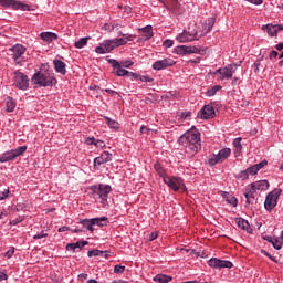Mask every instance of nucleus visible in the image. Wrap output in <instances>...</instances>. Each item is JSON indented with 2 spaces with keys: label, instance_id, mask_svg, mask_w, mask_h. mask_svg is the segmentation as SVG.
I'll list each match as a JSON object with an SVG mask.
<instances>
[{
  "label": "nucleus",
  "instance_id": "nucleus-1",
  "mask_svg": "<svg viewBox=\"0 0 283 283\" xmlns=\"http://www.w3.org/2000/svg\"><path fill=\"white\" fill-rule=\"evenodd\" d=\"M179 144L186 148L188 154H198L202 149L200 144V133L198 130H188L179 138Z\"/></svg>",
  "mask_w": 283,
  "mask_h": 283
},
{
  "label": "nucleus",
  "instance_id": "nucleus-2",
  "mask_svg": "<svg viewBox=\"0 0 283 283\" xmlns=\"http://www.w3.org/2000/svg\"><path fill=\"white\" fill-rule=\"evenodd\" d=\"M213 25H216V18H208L202 27L201 34L198 32H187L177 35V41L179 43H189L190 41H198V39H202L206 34H209L211 30H213Z\"/></svg>",
  "mask_w": 283,
  "mask_h": 283
},
{
  "label": "nucleus",
  "instance_id": "nucleus-3",
  "mask_svg": "<svg viewBox=\"0 0 283 283\" xmlns=\"http://www.w3.org/2000/svg\"><path fill=\"white\" fill-rule=\"evenodd\" d=\"M32 83L40 85V87H53V85H56L57 81L54 75L39 71L32 76Z\"/></svg>",
  "mask_w": 283,
  "mask_h": 283
},
{
  "label": "nucleus",
  "instance_id": "nucleus-4",
  "mask_svg": "<svg viewBox=\"0 0 283 283\" xmlns=\"http://www.w3.org/2000/svg\"><path fill=\"white\" fill-rule=\"evenodd\" d=\"M91 191L95 200H101L104 203L107 202V198L112 193V186L105 184L91 186Z\"/></svg>",
  "mask_w": 283,
  "mask_h": 283
},
{
  "label": "nucleus",
  "instance_id": "nucleus-5",
  "mask_svg": "<svg viewBox=\"0 0 283 283\" xmlns=\"http://www.w3.org/2000/svg\"><path fill=\"white\" fill-rule=\"evenodd\" d=\"M28 151V146H19L15 149H11L9 151L3 153L0 156V163H10L19 158V156H23Z\"/></svg>",
  "mask_w": 283,
  "mask_h": 283
},
{
  "label": "nucleus",
  "instance_id": "nucleus-6",
  "mask_svg": "<svg viewBox=\"0 0 283 283\" xmlns=\"http://www.w3.org/2000/svg\"><path fill=\"white\" fill-rule=\"evenodd\" d=\"M27 48L23 44H14L9 49V54L13 59L15 65H21V59L27 52Z\"/></svg>",
  "mask_w": 283,
  "mask_h": 283
},
{
  "label": "nucleus",
  "instance_id": "nucleus-7",
  "mask_svg": "<svg viewBox=\"0 0 283 283\" xmlns=\"http://www.w3.org/2000/svg\"><path fill=\"white\" fill-rule=\"evenodd\" d=\"M164 182L167 185L172 191H185L187 189L185 187V182H182V179L180 177H174V176H168L164 177Z\"/></svg>",
  "mask_w": 283,
  "mask_h": 283
},
{
  "label": "nucleus",
  "instance_id": "nucleus-8",
  "mask_svg": "<svg viewBox=\"0 0 283 283\" xmlns=\"http://www.w3.org/2000/svg\"><path fill=\"white\" fill-rule=\"evenodd\" d=\"M13 85L18 87V90H28V86L30 85V80L24 73L15 71L13 73Z\"/></svg>",
  "mask_w": 283,
  "mask_h": 283
},
{
  "label": "nucleus",
  "instance_id": "nucleus-9",
  "mask_svg": "<svg viewBox=\"0 0 283 283\" xmlns=\"http://www.w3.org/2000/svg\"><path fill=\"white\" fill-rule=\"evenodd\" d=\"M2 8H12V10H21L22 12H30V6L17 0H0Z\"/></svg>",
  "mask_w": 283,
  "mask_h": 283
},
{
  "label": "nucleus",
  "instance_id": "nucleus-10",
  "mask_svg": "<svg viewBox=\"0 0 283 283\" xmlns=\"http://www.w3.org/2000/svg\"><path fill=\"white\" fill-rule=\"evenodd\" d=\"M280 193H281L280 190H273L266 196L265 202H264V207L266 211H273V209L277 207V199L280 198Z\"/></svg>",
  "mask_w": 283,
  "mask_h": 283
},
{
  "label": "nucleus",
  "instance_id": "nucleus-11",
  "mask_svg": "<svg viewBox=\"0 0 283 283\" xmlns=\"http://www.w3.org/2000/svg\"><path fill=\"white\" fill-rule=\"evenodd\" d=\"M235 72V66L233 65H228L224 67L218 69L214 74H220V81H229V78L233 77V73Z\"/></svg>",
  "mask_w": 283,
  "mask_h": 283
},
{
  "label": "nucleus",
  "instance_id": "nucleus-12",
  "mask_svg": "<svg viewBox=\"0 0 283 283\" xmlns=\"http://www.w3.org/2000/svg\"><path fill=\"white\" fill-rule=\"evenodd\" d=\"M208 264L212 269H233V263L231 261H223L216 258L210 259Z\"/></svg>",
  "mask_w": 283,
  "mask_h": 283
},
{
  "label": "nucleus",
  "instance_id": "nucleus-13",
  "mask_svg": "<svg viewBox=\"0 0 283 283\" xmlns=\"http://www.w3.org/2000/svg\"><path fill=\"white\" fill-rule=\"evenodd\" d=\"M176 65V61L172 59L166 57L164 60H158L153 64V70L160 72V70H167V67H172Z\"/></svg>",
  "mask_w": 283,
  "mask_h": 283
},
{
  "label": "nucleus",
  "instance_id": "nucleus-14",
  "mask_svg": "<svg viewBox=\"0 0 283 283\" xmlns=\"http://www.w3.org/2000/svg\"><path fill=\"white\" fill-rule=\"evenodd\" d=\"M116 48L114 40H106L99 46H96L95 52L96 54H107L112 52Z\"/></svg>",
  "mask_w": 283,
  "mask_h": 283
},
{
  "label": "nucleus",
  "instance_id": "nucleus-15",
  "mask_svg": "<svg viewBox=\"0 0 283 283\" xmlns=\"http://www.w3.org/2000/svg\"><path fill=\"white\" fill-rule=\"evenodd\" d=\"M199 118L209 119L216 117V108L212 105H205L198 113Z\"/></svg>",
  "mask_w": 283,
  "mask_h": 283
},
{
  "label": "nucleus",
  "instance_id": "nucleus-16",
  "mask_svg": "<svg viewBox=\"0 0 283 283\" xmlns=\"http://www.w3.org/2000/svg\"><path fill=\"white\" fill-rule=\"evenodd\" d=\"M115 76H128L129 71L125 70L117 60H109Z\"/></svg>",
  "mask_w": 283,
  "mask_h": 283
},
{
  "label": "nucleus",
  "instance_id": "nucleus-17",
  "mask_svg": "<svg viewBox=\"0 0 283 283\" xmlns=\"http://www.w3.org/2000/svg\"><path fill=\"white\" fill-rule=\"evenodd\" d=\"M113 158L114 156L112 155V153L103 151L99 157H96L94 159V166L96 167V165L101 166L105 165L106 163H112Z\"/></svg>",
  "mask_w": 283,
  "mask_h": 283
},
{
  "label": "nucleus",
  "instance_id": "nucleus-18",
  "mask_svg": "<svg viewBox=\"0 0 283 283\" xmlns=\"http://www.w3.org/2000/svg\"><path fill=\"white\" fill-rule=\"evenodd\" d=\"M264 32L269 34V36H277L279 32H282L283 25L280 24H268L263 27Z\"/></svg>",
  "mask_w": 283,
  "mask_h": 283
},
{
  "label": "nucleus",
  "instance_id": "nucleus-19",
  "mask_svg": "<svg viewBox=\"0 0 283 283\" xmlns=\"http://www.w3.org/2000/svg\"><path fill=\"white\" fill-rule=\"evenodd\" d=\"M140 31H142V38H139V41H149V39L154 36V29L151 28V25H147L140 29Z\"/></svg>",
  "mask_w": 283,
  "mask_h": 283
},
{
  "label": "nucleus",
  "instance_id": "nucleus-20",
  "mask_svg": "<svg viewBox=\"0 0 283 283\" xmlns=\"http://www.w3.org/2000/svg\"><path fill=\"white\" fill-rule=\"evenodd\" d=\"M235 222L240 229L243 231H247V233H253V229H251V226L249 224V221L242 219V218H237Z\"/></svg>",
  "mask_w": 283,
  "mask_h": 283
},
{
  "label": "nucleus",
  "instance_id": "nucleus-21",
  "mask_svg": "<svg viewBox=\"0 0 283 283\" xmlns=\"http://www.w3.org/2000/svg\"><path fill=\"white\" fill-rule=\"evenodd\" d=\"M53 64H54L55 71L59 74H62L63 76H65V74H67V70L65 69L66 67L65 62H63L61 60H54Z\"/></svg>",
  "mask_w": 283,
  "mask_h": 283
},
{
  "label": "nucleus",
  "instance_id": "nucleus-22",
  "mask_svg": "<svg viewBox=\"0 0 283 283\" xmlns=\"http://www.w3.org/2000/svg\"><path fill=\"white\" fill-rule=\"evenodd\" d=\"M40 39H42V41H45V43H52L53 41H56L59 39V35L52 32H42L40 34Z\"/></svg>",
  "mask_w": 283,
  "mask_h": 283
},
{
  "label": "nucleus",
  "instance_id": "nucleus-23",
  "mask_svg": "<svg viewBox=\"0 0 283 283\" xmlns=\"http://www.w3.org/2000/svg\"><path fill=\"white\" fill-rule=\"evenodd\" d=\"M87 255H88V258L99 256V258H105L107 260L109 258V251H107V250H105V251L91 250V251L87 252Z\"/></svg>",
  "mask_w": 283,
  "mask_h": 283
},
{
  "label": "nucleus",
  "instance_id": "nucleus-24",
  "mask_svg": "<svg viewBox=\"0 0 283 283\" xmlns=\"http://www.w3.org/2000/svg\"><path fill=\"white\" fill-rule=\"evenodd\" d=\"M87 244H90V242L87 241H77L75 243H69L66 245V251H76V249H80V251L83 249V247H87Z\"/></svg>",
  "mask_w": 283,
  "mask_h": 283
},
{
  "label": "nucleus",
  "instance_id": "nucleus-25",
  "mask_svg": "<svg viewBox=\"0 0 283 283\" xmlns=\"http://www.w3.org/2000/svg\"><path fill=\"white\" fill-rule=\"evenodd\" d=\"M252 187H254L256 191H266V189H269V181L259 180V181L252 182Z\"/></svg>",
  "mask_w": 283,
  "mask_h": 283
},
{
  "label": "nucleus",
  "instance_id": "nucleus-26",
  "mask_svg": "<svg viewBox=\"0 0 283 283\" xmlns=\"http://www.w3.org/2000/svg\"><path fill=\"white\" fill-rule=\"evenodd\" d=\"M217 156L219 157L221 163H224V160L228 159L229 156H231V148H223L221 149Z\"/></svg>",
  "mask_w": 283,
  "mask_h": 283
},
{
  "label": "nucleus",
  "instance_id": "nucleus-27",
  "mask_svg": "<svg viewBox=\"0 0 283 283\" xmlns=\"http://www.w3.org/2000/svg\"><path fill=\"white\" fill-rule=\"evenodd\" d=\"M80 224H83L87 229V231H91V233H94V222L92 219H83L80 221Z\"/></svg>",
  "mask_w": 283,
  "mask_h": 283
},
{
  "label": "nucleus",
  "instance_id": "nucleus-28",
  "mask_svg": "<svg viewBox=\"0 0 283 283\" xmlns=\"http://www.w3.org/2000/svg\"><path fill=\"white\" fill-rule=\"evenodd\" d=\"M172 277L169 275H165V274H158L154 277L155 282H159V283H169L171 282Z\"/></svg>",
  "mask_w": 283,
  "mask_h": 283
},
{
  "label": "nucleus",
  "instance_id": "nucleus-29",
  "mask_svg": "<svg viewBox=\"0 0 283 283\" xmlns=\"http://www.w3.org/2000/svg\"><path fill=\"white\" fill-rule=\"evenodd\" d=\"M155 170L157 171L158 176H160V178H163V180H165V178H167L169 175H167V172L165 171V168H163V166L159 163L155 164Z\"/></svg>",
  "mask_w": 283,
  "mask_h": 283
},
{
  "label": "nucleus",
  "instance_id": "nucleus-30",
  "mask_svg": "<svg viewBox=\"0 0 283 283\" xmlns=\"http://www.w3.org/2000/svg\"><path fill=\"white\" fill-rule=\"evenodd\" d=\"M244 196L247 205H255V202H258V199H255V195H252L248 190H244Z\"/></svg>",
  "mask_w": 283,
  "mask_h": 283
},
{
  "label": "nucleus",
  "instance_id": "nucleus-31",
  "mask_svg": "<svg viewBox=\"0 0 283 283\" xmlns=\"http://www.w3.org/2000/svg\"><path fill=\"white\" fill-rule=\"evenodd\" d=\"M94 227H105L107 224V217L94 218L92 219Z\"/></svg>",
  "mask_w": 283,
  "mask_h": 283
},
{
  "label": "nucleus",
  "instance_id": "nucleus-32",
  "mask_svg": "<svg viewBox=\"0 0 283 283\" xmlns=\"http://www.w3.org/2000/svg\"><path fill=\"white\" fill-rule=\"evenodd\" d=\"M220 90H222V86L220 85H214L212 86L211 88H209L207 92H206V96H216V94H218V92H220Z\"/></svg>",
  "mask_w": 283,
  "mask_h": 283
},
{
  "label": "nucleus",
  "instance_id": "nucleus-33",
  "mask_svg": "<svg viewBox=\"0 0 283 283\" xmlns=\"http://www.w3.org/2000/svg\"><path fill=\"white\" fill-rule=\"evenodd\" d=\"M6 103H7V112H14L17 107V103H14V99H12V97H8Z\"/></svg>",
  "mask_w": 283,
  "mask_h": 283
},
{
  "label": "nucleus",
  "instance_id": "nucleus-34",
  "mask_svg": "<svg viewBox=\"0 0 283 283\" xmlns=\"http://www.w3.org/2000/svg\"><path fill=\"white\" fill-rule=\"evenodd\" d=\"M106 120V125H108V127H111V129H118V127H120V124H118V122L109 118V117H105Z\"/></svg>",
  "mask_w": 283,
  "mask_h": 283
},
{
  "label": "nucleus",
  "instance_id": "nucleus-35",
  "mask_svg": "<svg viewBox=\"0 0 283 283\" xmlns=\"http://www.w3.org/2000/svg\"><path fill=\"white\" fill-rule=\"evenodd\" d=\"M190 46L187 45H179L176 48L177 54H189Z\"/></svg>",
  "mask_w": 283,
  "mask_h": 283
},
{
  "label": "nucleus",
  "instance_id": "nucleus-36",
  "mask_svg": "<svg viewBox=\"0 0 283 283\" xmlns=\"http://www.w3.org/2000/svg\"><path fill=\"white\" fill-rule=\"evenodd\" d=\"M219 163L222 161L220 160V157H218V155H213L208 159V165H210V167H214V165H218Z\"/></svg>",
  "mask_w": 283,
  "mask_h": 283
},
{
  "label": "nucleus",
  "instance_id": "nucleus-37",
  "mask_svg": "<svg viewBox=\"0 0 283 283\" xmlns=\"http://www.w3.org/2000/svg\"><path fill=\"white\" fill-rule=\"evenodd\" d=\"M113 42L115 44V48H120V45H127V40H125V38L113 39Z\"/></svg>",
  "mask_w": 283,
  "mask_h": 283
},
{
  "label": "nucleus",
  "instance_id": "nucleus-38",
  "mask_svg": "<svg viewBox=\"0 0 283 283\" xmlns=\"http://www.w3.org/2000/svg\"><path fill=\"white\" fill-rule=\"evenodd\" d=\"M85 45H87V38H82L75 42V48H77V50L85 48Z\"/></svg>",
  "mask_w": 283,
  "mask_h": 283
},
{
  "label": "nucleus",
  "instance_id": "nucleus-39",
  "mask_svg": "<svg viewBox=\"0 0 283 283\" xmlns=\"http://www.w3.org/2000/svg\"><path fill=\"white\" fill-rule=\"evenodd\" d=\"M189 54H205V49L198 46H190Z\"/></svg>",
  "mask_w": 283,
  "mask_h": 283
},
{
  "label": "nucleus",
  "instance_id": "nucleus-40",
  "mask_svg": "<svg viewBox=\"0 0 283 283\" xmlns=\"http://www.w3.org/2000/svg\"><path fill=\"white\" fill-rule=\"evenodd\" d=\"M233 146L235 147L237 151H242V138H235L233 140Z\"/></svg>",
  "mask_w": 283,
  "mask_h": 283
},
{
  "label": "nucleus",
  "instance_id": "nucleus-41",
  "mask_svg": "<svg viewBox=\"0 0 283 283\" xmlns=\"http://www.w3.org/2000/svg\"><path fill=\"white\" fill-rule=\"evenodd\" d=\"M227 202L232 205V207H238V199L231 195L227 197Z\"/></svg>",
  "mask_w": 283,
  "mask_h": 283
},
{
  "label": "nucleus",
  "instance_id": "nucleus-42",
  "mask_svg": "<svg viewBox=\"0 0 283 283\" xmlns=\"http://www.w3.org/2000/svg\"><path fill=\"white\" fill-rule=\"evenodd\" d=\"M283 242L280 239H274L272 241V247H274V249H276V251H280V249H282Z\"/></svg>",
  "mask_w": 283,
  "mask_h": 283
},
{
  "label": "nucleus",
  "instance_id": "nucleus-43",
  "mask_svg": "<svg viewBox=\"0 0 283 283\" xmlns=\"http://www.w3.org/2000/svg\"><path fill=\"white\" fill-rule=\"evenodd\" d=\"M237 178L241 179V180H248L249 178V172L248 170H243V171H240L238 175H237Z\"/></svg>",
  "mask_w": 283,
  "mask_h": 283
},
{
  "label": "nucleus",
  "instance_id": "nucleus-44",
  "mask_svg": "<svg viewBox=\"0 0 283 283\" xmlns=\"http://www.w3.org/2000/svg\"><path fill=\"white\" fill-rule=\"evenodd\" d=\"M245 191L252 193L253 196H255V193H258V190L255 187H253V184H250L245 187Z\"/></svg>",
  "mask_w": 283,
  "mask_h": 283
},
{
  "label": "nucleus",
  "instance_id": "nucleus-45",
  "mask_svg": "<svg viewBox=\"0 0 283 283\" xmlns=\"http://www.w3.org/2000/svg\"><path fill=\"white\" fill-rule=\"evenodd\" d=\"M119 65L122 66V67H132V65H134V62L133 61H130V60H126V61H122V62H119Z\"/></svg>",
  "mask_w": 283,
  "mask_h": 283
},
{
  "label": "nucleus",
  "instance_id": "nucleus-46",
  "mask_svg": "<svg viewBox=\"0 0 283 283\" xmlns=\"http://www.w3.org/2000/svg\"><path fill=\"white\" fill-rule=\"evenodd\" d=\"M247 170H248L249 176H255V174H258V171H259L258 168L255 167V165L247 168Z\"/></svg>",
  "mask_w": 283,
  "mask_h": 283
},
{
  "label": "nucleus",
  "instance_id": "nucleus-47",
  "mask_svg": "<svg viewBox=\"0 0 283 283\" xmlns=\"http://www.w3.org/2000/svg\"><path fill=\"white\" fill-rule=\"evenodd\" d=\"M138 81H142V83H151V81H154V78H151L147 75H139Z\"/></svg>",
  "mask_w": 283,
  "mask_h": 283
},
{
  "label": "nucleus",
  "instance_id": "nucleus-48",
  "mask_svg": "<svg viewBox=\"0 0 283 283\" xmlns=\"http://www.w3.org/2000/svg\"><path fill=\"white\" fill-rule=\"evenodd\" d=\"M268 165H269V161L263 160V161H261L259 164H255L254 166L258 169V171H260V169H264V167H266Z\"/></svg>",
  "mask_w": 283,
  "mask_h": 283
},
{
  "label": "nucleus",
  "instance_id": "nucleus-49",
  "mask_svg": "<svg viewBox=\"0 0 283 283\" xmlns=\"http://www.w3.org/2000/svg\"><path fill=\"white\" fill-rule=\"evenodd\" d=\"M10 195V190L4 189L0 191V200H6V198H8V196Z\"/></svg>",
  "mask_w": 283,
  "mask_h": 283
},
{
  "label": "nucleus",
  "instance_id": "nucleus-50",
  "mask_svg": "<svg viewBox=\"0 0 283 283\" xmlns=\"http://www.w3.org/2000/svg\"><path fill=\"white\" fill-rule=\"evenodd\" d=\"M114 273H125V266L123 265H115Z\"/></svg>",
  "mask_w": 283,
  "mask_h": 283
},
{
  "label": "nucleus",
  "instance_id": "nucleus-51",
  "mask_svg": "<svg viewBox=\"0 0 283 283\" xmlns=\"http://www.w3.org/2000/svg\"><path fill=\"white\" fill-rule=\"evenodd\" d=\"M42 238H48V233L42 231L41 233L33 235V240H41Z\"/></svg>",
  "mask_w": 283,
  "mask_h": 283
},
{
  "label": "nucleus",
  "instance_id": "nucleus-52",
  "mask_svg": "<svg viewBox=\"0 0 283 283\" xmlns=\"http://www.w3.org/2000/svg\"><path fill=\"white\" fill-rule=\"evenodd\" d=\"M128 76L132 78V81H138V78H140V75H138V73H134L129 71H128Z\"/></svg>",
  "mask_w": 283,
  "mask_h": 283
},
{
  "label": "nucleus",
  "instance_id": "nucleus-53",
  "mask_svg": "<svg viewBox=\"0 0 283 283\" xmlns=\"http://www.w3.org/2000/svg\"><path fill=\"white\" fill-rule=\"evenodd\" d=\"M85 143H86L87 145H95L96 138H94V137H88V138L85 139Z\"/></svg>",
  "mask_w": 283,
  "mask_h": 283
},
{
  "label": "nucleus",
  "instance_id": "nucleus-54",
  "mask_svg": "<svg viewBox=\"0 0 283 283\" xmlns=\"http://www.w3.org/2000/svg\"><path fill=\"white\" fill-rule=\"evenodd\" d=\"M4 255L8 259L12 258V255H14V248H11L9 251H7Z\"/></svg>",
  "mask_w": 283,
  "mask_h": 283
},
{
  "label": "nucleus",
  "instance_id": "nucleus-55",
  "mask_svg": "<svg viewBox=\"0 0 283 283\" xmlns=\"http://www.w3.org/2000/svg\"><path fill=\"white\" fill-rule=\"evenodd\" d=\"M156 238H158V233L157 232H151L150 234H149V242H154V240H156Z\"/></svg>",
  "mask_w": 283,
  "mask_h": 283
},
{
  "label": "nucleus",
  "instance_id": "nucleus-56",
  "mask_svg": "<svg viewBox=\"0 0 283 283\" xmlns=\"http://www.w3.org/2000/svg\"><path fill=\"white\" fill-rule=\"evenodd\" d=\"M164 45H165V48H172L174 46V41L172 40H166L164 42Z\"/></svg>",
  "mask_w": 283,
  "mask_h": 283
},
{
  "label": "nucleus",
  "instance_id": "nucleus-57",
  "mask_svg": "<svg viewBox=\"0 0 283 283\" xmlns=\"http://www.w3.org/2000/svg\"><path fill=\"white\" fill-rule=\"evenodd\" d=\"M95 147H105V142L95 139Z\"/></svg>",
  "mask_w": 283,
  "mask_h": 283
},
{
  "label": "nucleus",
  "instance_id": "nucleus-58",
  "mask_svg": "<svg viewBox=\"0 0 283 283\" xmlns=\"http://www.w3.org/2000/svg\"><path fill=\"white\" fill-rule=\"evenodd\" d=\"M279 54H280V53H277V51H271V52H270V59H271V61H273V59H277Z\"/></svg>",
  "mask_w": 283,
  "mask_h": 283
},
{
  "label": "nucleus",
  "instance_id": "nucleus-59",
  "mask_svg": "<svg viewBox=\"0 0 283 283\" xmlns=\"http://www.w3.org/2000/svg\"><path fill=\"white\" fill-rule=\"evenodd\" d=\"M249 3H253L254 6H262V0H247Z\"/></svg>",
  "mask_w": 283,
  "mask_h": 283
},
{
  "label": "nucleus",
  "instance_id": "nucleus-60",
  "mask_svg": "<svg viewBox=\"0 0 283 283\" xmlns=\"http://www.w3.org/2000/svg\"><path fill=\"white\" fill-rule=\"evenodd\" d=\"M8 280V274H6L4 272H0V282H3Z\"/></svg>",
  "mask_w": 283,
  "mask_h": 283
},
{
  "label": "nucleus",
  "instance_id": "nucleus-61",
  "mask_svg": "<svg viewBox=\"0 0 283 283\" xmlns=\"http://www.w3.org/2000/svg\"><path fill=\"white\" fill-rule=\"evenodd\" d=\"M123 36H126L125 38L126 41H134V39H136V35H132V34H129V35L123 34Z\"/></svg>",
  "mask_w": 283,
  "mask_h": 283
},
{
  "label": "nucleus",
  "instance_id": "nucleus-62",
  "mask_svg": "<svg viewBox=\"0 0 283 283\" xmlns=\"http://www.w3.org/2000/svg\"><path fill=\"white\" fill-rule=\"evenodd\" d=\"M105 92H106L107 94H118V92H116V91H114V90H112V88H106Z\"/></svg>",
  "mask_w": 283,
  "mask_h": 283
},
{
  "label": "nucleus",
  "instance_id": "nucleus-63",
  "mask_svg": "<svg viewBox=\"0 0 283 283\" xmlns=\"http://www.w3.org/2000/svg\"><path fill=\"white\" fill-rule=\"evenodd\" d=\"M275 49L279 50V52H282L283 50V43L276 44Z\"/></svg>",
  "mask_w": 283,
  "mask_h": 283
},
{
  "label": "nucleus",
  "instance_id": "nucleus-64",
  "mask_svg": "<svg viewBox=\"0 0 283 283\" xmlns=\"http://www.w3.org/2000/svg\"><path fill=\"white\" fill-rule=\"evenodd\" d=\"M189 63H196V64H198V63H200V57H196V59H193V60H190Z\"/></svg>",
  "mask_w": 283,
  "mask_h": 283
}]
</instances>
